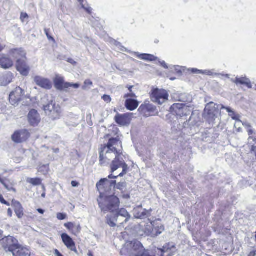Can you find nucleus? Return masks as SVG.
<instances>
[{"instance_id":"1","label":"nucleus","mask_w":256,"mask_h":256,"mask_svg":"<svg viewBox=\"0 0 256 256\" xmlns=\"http://www.w3.org/2000/svg\"><path fill=\"white\" fill-rule=\"evenodd\" d=\"M122 147V142L117 137L110 138L107 144L100 150V163L101 166L108 164L111 160L114 158L110 164L111 172H114L120 168H122V172L118 176H122L128 170V166L122 158V152L118 148ZM116 177L112 174L108 176L110 179Z\"/></svg>"},{"instance_id":"2","label":"nucleus","mask_w":256,"mask_h":256,"mask_svg":"<svg viewBox=\"0 0 256 256\" xmlns=\"http://www.w3.org/2000/svg\"><path fill=\"white\" fill-rule=\"evenodd\" d=\"M116 181L110 180L108 178L102 179L96 184V187L100 192L98 200L99 206L104 212H114L120 205L119 199L114 195H108V190L114 188Z\"/></svg>"},{"instance_id":"3","label":"nucleus","mask_w":256,"mask_h":256,"mask_svg":"<svg viewBox=\"0 0 256 256\" xmlns=\"http://www.w3.org/2000/svg\"><path fill=\"white\" fill-rule=\"evenodd\" d=\"M193 110L194 108L192 106L182 103L174 104L170 108L171 113L176 116L180 125V124H183L182 128H186L188 125L194 115Z\"/></svg>"},{"instance_id":"4","label":"nucleus","mask_w":256,"mask_h":256,"mask_svg":"<svg viewBox=\"0 0 256 256\" xmlns=\"http://www.w3.org/2000/svg\"><path fill=\"white\" fill-rule=\"evenodd\" d=\"M42 102L44 103L43 109L46 114L52 120H56L60 118L62 114L61 108L59 105L56 104L51 96H45L42 98Z\"/></svg>"},{"instance_id":"5","label":"nucleus","mask_w":256,"mask_h":256,"mask_svg":"<svg viewBox=\"0 0 256 256\" xmlns=\"http://www.w3.org/2000/svg\"><path fill=\"white\" fill-rule=\"evenodd\" d=\"M128 251V256H145V249L138 241L134 240L126 242L122 252Z\"/></svg>"},{"instance_id":"6","label":"nucleus","mask_w":256,"mask_h":256,"mask_svg":"<svg viewBox=\"0 0 256 256\" xmlns=\"http://www.w3.org/2000/svg\"><path fill=\"white\" fill-rule=\"evenodd\" d=\"M150 98L153 102L161 105L168 100V94L166 90L156 88L152 90Z\"/></svg>"},{"instance_id":"7","label":"nucleus","mask_w":256,"mask_h":256,"mask_svg":"<svg viewBox=\"0 0 256 256\" xmlns=\"http://www.w3.org/2000/svg\"><path fill=\"white\" fill-rule=\"evenodd\" d=\"M216 106V104L210 102L206 106L204 109L206 116L210 124L214 123L220 115L219 110Z\"/></svg>"},{"instance_id":"8","label":"nucleus","mask_w":256,"mask_h":256,"mask_svg":"<svg viewBox=\"0 0 256 256\" xmlns=\"http://www.w3.org/2000/svg\"><path fill=\"white\" fill-rule=\"evenodd\" d=\"M54 82L55 88L60 90H66L70 88L78 89L80 86V84H78L64 82V78L58 75L56 76Z\"/></svg>"},{"instance_id":"9","label":"nucleus","mask_w":256,"mask_h":256,"mask_svg":"<svg viewBox=\"0 0 256 256\" xmlns=\"http://www.w3.org/2000/svg\"><path fill=\"white\" fill-rule=\"evenodd\" d=\"M124 218V222H126L130 219L131 216L124 208H121L116 212V214L113 218H110L109 216H107V222L112 227L115 226L116 224L115 222H118L119 218Z\"/></svg>"},{"instance_id":"10","label":"nucleus","mask_w":256,"mask_h":256,"mask_svg":"<svg viewBox=\"0 0 256 256\" xmlns=\"http://www.w3.org/2000/svg\"><path fill=\"white\" fill-rule=\"evenodd\" d=\"M2 236V234L0 236V242L2 247L6 252H12L18 244V240L10 236L1 239Z\"/></svg>"},{"instance_id":"11","label":"nucleus","mask_w":256,"mask_h":256,"mask_svg":"<svg viewBox=\"0 0 256 256\" xmlns=\"http://www.w3.org/2000/svg\"><path fill=\"white\" fill-rule=\"evenodd\" d=\"M24 94V90L20 87L16 88L10 94L9 100L10 103L14 106L18 105V103L22 100Z\"/></svg>"},{"instance_id":"12","label":"nucleus","mask_w":256,"mask_h":256,"mask_svg":"<svg viewBox=\"0 0 256 256\" xmlns=\"http://www.w3.org/2000/svg\"><path fill=\"white\" fill-rule=\"evenodd\" d=\"M30 134L26 130H17L12 136V140L16 143H22L26 142L30 137Z\"/></svg>"},{"instance_id":"13","label":"nucleus","mask_w":256,"mask_h":256,"mask_svg":"<svg viewBox=\"0 0 256 256\" xmlns=\"http://www.w3.org/2000/svg\"><path fill=\"white\" fill-rule=\"evenodd\" d=\"M131 114H119L117 113L114 117V120L119 126H128L131 121Z\"/></svg>"},{"instance_id":"14","label":"nucleus","mask_w":256,"mask_h":256,"mask_svg":"<svg viewBox=\"0 0 256 256\" xmlns=\"http://www.w3.org/2000/svg\"><path fill=\"white\" fill-rule=\"evenodd\" d=\"M133 212L135 218L144 219L150 216L151 210H146L143 208L142 206H139L134 209Z\"/></svg>"},{"instance_id":"15","label":"nucleus","mask_w":256,"mask_h":256,"mask_svg":"<svg viewBox=\"0 0 256 256\" xmlns=\"http://www.w3.org/2000/svg\"><path fill=\"white\" fill-rule=\"evenodd\" d=\"M17 70L24 76H27L30 72V68L26 62V59H18L16 60Z\"/></svg>"},{"instance_id":"16","label":"nucleus","mask_w":256,"mask_h":256,"mask_svg":"<svg viewBox=\"0 0 256 256\" xmlns=\"http://www.w3.org/2000/svg\"><path fill=\"white\" fill-rule=\"evenodd\" d=\"M34 81L36 85L43 88L50 90L52 88V82L48 78L40 76H36L34 78Z\"/></svg>"},{"instance_id":"17","label":"nucleus","mask_w":256,"mask_h":256,"mask_svg":"<svg viewBox=\"0 0 256 256\" xmlns=\"http://www.w3.org/2000/svg\"><path fill=\"white\" fill-rule=\"evenodd\" d=\"M28 122L32 126H37L40 121V117L38 111L36 110H31L28 115Z\"/></svg>"},{"instance_id":"18","label":"nucleus","mask_w":256,"mask_h":256,"mask_svg":"<svg viewBox=\"0 0 256 256\" xmlns=\"http://www.w3.org/2000/svg\"><path fill=\"white\" fill-rule=\"evenodd\" d=\"M61 238L62 242L68 249L74 252H77L75 243L70 236L66 233H63L61 235Z\"/></svg>"},{"instance_id":"19","label":"nucleus","mask_w":256,"mask_h":256,"mask_svg":"<svg viewBox=\"0 0 256 256\" xmlns=\"http://www.w3.org/2000/svg\"><path fill=\"white\" fill-rule=\"evenodd\" d=\"M64 226L68 229L70 232L74 236L79 234L82 230V228L80 224H76L71 222L65 223Z\"/></svg>"},{"instance_id":"20","label":"nucleus","mask_w":256,"mask_h":256,"mask_svg":"<svg viewBox=\"0 0 256 256\" xmlns=\"http://www.w3.org/2000/svg\"><path fill=\"white\" fill-rule=\"evenodd\" d=\"M13 256H30L29 250L18 244L12 252Z\"/></svg>"},{"instance_id":"21","label":"nucleus","mask_w":256,"mask_h":256,"mask_svg":"<svg viewBox=\"0 0 256 256\" xmlns=\"http://www.w3.org/2000/svg\"><path fill=\"white\" fill-rule=\"evenodd\" d=\"M138 110L146 116L154 115L156 111V107L150 104H144L140 106Z\"/></svg>"},{"instance_id":"22","label":"nucleus","mask_w":256,"mask_h":256,"mask_svg":"<svg viewBox=\"0 0 256 256\" xmlns=\"http://www.w3.org/2000/svg\"><path fill=\"white\" fill-rule=\"evenodd\" d=\"M13 66L12 60L5 55L0 56V67L3 69H8Z\"/></svg>"},{"instance_id":"23","label":"nucleus","mask_w":256,"mask_h":256,"mask_svg":"<svg viewBox=\"0 0 256 256\" xmlns=\"http://www.w3.org/2000/svg\"><path fill=\"white\" fill-rule=\"evenodd\" d=\"M242 123L246 129V131L250 136L248 138L249 143L250 144L251 140L253 142L256 141V131L252 128L251 125L248 122H244Z\"/></svg>"},{"instance_id":"24","label":"nucleus","mask_w":256,"mask_h":256,"mask_svg":"<svg viewBox=\"0 0 256 256\" xmlns=\"http://www.w3.org/2000/svg\"><path fill=\"white\" fill-rule=\"evenodd\" d=\"M13 79V75L11 72L0 76V86H6L10 84Z\"/></svg>"},{"instance_id":"25","label":"nucleus","mask_w":256,"mask_h":256,"mask_svg":"<svg viewBox=\"0 0 256 256\" xmlns=\"http://www.w3.org/2000/svg\"><path fill=\"white\" fill-rule=\"evenodd\" d=\"M10 54L17 60L18 59H26V53L22 48L12 50L10 52Z\"/></svg>"},{"instance_id":"26","label":"nucleus","mask_w":256,"mask_h":256,"mask_svg":"<svg viewBox=\"0 0 256 256\" xmlns=\"http://www.w3.org/2000/svg\"><path fill=\"white\" fill-rule=\"evenodd\" d=\"M134 54L138 58L146 61L152 62L158 60L157 57L150 54H140L136 52H134Z\"/></svg>"},{"instance_id":"27","label":"nucleus","mask_w":256,"mask_h":256,"mask_svg":"<svg viewBox=\"0 0 256 256\" xmlns=\"http://www.w3.org/2000/svg\"><path fill=\"white\" fill-rule=\"evenodd\" d=\"M12 205L16 216L19 218H22L24 216V209L20 202L18 201H12Z\"/></svg>"},{"instance_id":"28","label":"nucleus","mask_w":256,"mask_h":256,"mask_svg":"<svg viewBox=\"0 0 256 256\" xmlns=\"http://www.w3.org/2000/svg\"><path fill=\"white\" fill-rule=\"evenodd\" d=\"M138 102L135 100L128 98L126 100L125 106L130 110H134L138 107Z\"/></svg>"},{"instance_id":"29","label":"nucleus","mask_w":256,"mask_h":256,"mask_svg":"<svg viewBox=\"0 0 256 256\" xmlns=\"http://www.w3.org/2000/svg\"><path fill=\"white\" fill-rule=\"evenodd\" d=\"M231 80L236 84H240L246 86L248 88H251L252 85L250 80L244 78H236L235 79H232Z\"/></svg>"},{"instance_id":"30","label":"nucleus","mask_w":256,"mask_h":256,"mask_svg":"<svg viewBox=\"0 0 256 256\" xmlns=\"http://www.w3.org/2000/svg\"><path fill=\"white\" fill-rule=\"evenodd\" d=\"M201 74L203 75H206L209 76H225L227 78H229L230 75L226 74H221L216 73L215 72L214 70H202Z\"/></svg>"},{"instance_id":"31","label":"nucleus","mask_w":256,"mask_h":256,"mask_svg":"<svg viewBox=\"0 0 256 256\" xmlns=\"http://www.w3.org/2000/svg\"><path fill=\"white\" fill-rule=\"evenodd\" d=\"M82 6V8L85 10V11L88 14H90L92 12V8L89 6L86 0H82L79 2Z\"/></svg>"},{"instance_id":"32","label":"nucleus","mask_w":256,"mask_h":256,"mask_svg":"<svg viewBox=\"0 0 256 256\" xmlns=\"http://www.w3.org/2000/svg\"><path fill=\"white\" fill-rule=\"evenodd\" d=\"M26 182L33 186H38L42 184V180L40 178H28L26 179Z\"/></svg>"},{"instance_id":"33","label":"nucleus","mask_w":256,"mask_h":256,"mask_svg":"<svg viewBox=\"0 0 256 256\" xmlns=\"http://www.w3.org/2000/svg\"><path fill=\"white\" fill-rule=\"evenodd\" d=\"M174 248V246L173 244H167L163 246L162 249H158V250L161 252V256H164V254H165V253L168 252V250H170Z\"/></svg>"},{"instance_id":"34","label":"nucleus","mask_w":256,"mask_h":256,"mask_svg":"<svg viewBox=\"0 0 256 256\" xmlns=\"http://www.w3.org/2000/svg\"><path fill=\"white\" fill-rule=\"evenodd\" d=\"M48 164H44L39 166L38 171L44 174H46L48 172Z\"/></svg>"},{"instance_id":"35","label":"nucleus","mask_w":256,"mask_h":256,"mask_svg":"<svg viewBox=\"0 0 256 256\" xmlns=\"http://www.w3.org/2000/svg\"><path fill=\"white\" fill-rule=\"evenodd\" d=\"M92 85V82L89 80H86L84 82V86H82L83 90H86L87 88H90Z\"/></svg>"},{"instance_id":"36","label":"nucleus","mask_w":256,"mask_h":256,"mask_svg":"<svg viewBox=\"0 0 256 256\" xmlns=\"http://www.w3.org/2000/svg\"><path fill=\"white\" fill-rule=\"evenodd\" d=\"M67 217V214L64 213L58 212L56 214V218L58 220H65Z\"/></svg>"},{"instance_id":"37","label":"nucleus","mask_w":256,"mask_h":256,"mask_svg":"<svg viewBox=\"0 0 256 256\" xmlns=\"http://www.w3.org/2000/svg\"><path fill=\"white\" fill-rule=\"evenodd\" d=\"M102 98L106 103H110L112 101V98L108 95H104L102 97Z\"/></svg>"},{"instance_id":"38","label":"nucleus","mask_w":256,"mask_h":256,"mask_svg":"<svg viewBox=\"0 0 256 256\" xmlns=\"http://www.w3.org/2000/svg\"><path fill=\"white\" fill-rule=\"evenodd\" d=\"M188 72L193 73V74H201L202 70H198L196 68H192L188 69Z\"/></svg>"},{"instance_id":"39","label":"nucleus","mask_w":256,"mask_h":256,"mask_svg":"<svg viewBox=\"0 0 256 256\" xmlns=\"http://www.w3.org/2000/svg\"><path fill=\"white\" fill-rule=\"evenodd\" d=\"M239 118H240V116L238 114H236V116L234 117H233L232 119L235 120H236V123L234 124L235 126H236V125L242 122L240 120Z\"/></svg>"},{"instance_id":"40","label":"nucleus","mask_w":256,"mask_h":256,"mask_svg":"<svg viewBox=\"0 0 256 256\" xmlns=\"http://www.w3.org/2000/svg\"><path fill=\"white\" fill-rule=\"evenodd\" d=\"M158 60V62L160 64V65L163 67L164 68H168V67L167 65V64L166 63V62L164 61H161L160 60Z\"/></svg>"},{"instance_id":"41","label":"nucleus","mask_w":256,"mask_h":256,"mask_svg":"<svg viewBox=\"0 0 256 256\" xmlns=\"http://www.w3.org/2000/svg\"><path fill=\"white\" fill-rule=\"evenodd\" d=\"M124 98H128V97H130V98H136V94L132 92H130V94H126L124 95Z\"/></svg>"},{"instance_id":"42","label":"nucleus","mask_w":256,"mask_h":256,"mask_svg":"<svg viewBox=\"0 0 256 256\" xmlns=\"http://www.w3.org/2000/svg\"><path fill=\"white\" fill-rule=\"evenodd\" d=\"M66 61L73 66H76V62L74 60L71 58H68Z\"/></svg>"},{"instance_id":"43","label":"nucleus","mask_w":256,"mask_h":256,"mask_svg":"<svg viewBox=\"0 0 256 256\" xmlns=\"http://www.w3.org/2000/svg\"><path fill=\"white\" fill-rule=\"evenodd\" d=\"M0 201L2 204H6L8 206L9 205V204L8 203V202L6 200H4V199L3 198V197L0 195Z\"/></svg>"},{"instance_id":"44","label":"nucleus","mask_w":256,"mask_h":256,"mask_svg":"<svg viewBox=\"0 0 256 256\" xmlns=\"http://www.w3.org/2000/svg\"><path fill=\"white\" fill-rule=\"evenodd\" d=\"M221 109H226V111L229 113V114L232 111V110L230 108L225 107L223 106H222Z\"/></svg>"},{"instance_id":"45","label":"nucleus","mask_w":256,"mask_h":256,"mask_svg":"<svg viewBox=\"0 0 256 256\" xmlns=\"http://www.w3.org/2000/svg\"><path fill=\"white\" fill-rule=\"evenodd\" d=\"M123 219L124 218H121V217L119 218L118 221V222H116V223L118 224H124L125 222H124V220H123Z\"/></svg>"},{"instance_id":"46","label":"nucleus","mask_w":256,"mask_h":256,"mask_svg":"<svg viewBox=\"0 0 256 256\" xmlns=\"http://www.w3.org/2000/svg\"><path fill=\"white\" fill-rule=\"evenodd\" d=\"M248 256H256V248L254 249L250 253Z\"/></svg>"},{"instance_id":"47","label":"nucleus","mask_w":256,"mask_h":256,"mask_svg":"<svg viewBox=\"0 0 256 256\" xmlns=\"http://www.w3.org/2000/svg\"><path fill=\"white\" fill-rule=\"evenodd\" d=\"M28 18V15L26 13L22 12L21 14V16H20L21 19H24V18Z\"/></svg>"},{"instance_id":"48","label":"nucleus","mask_w":256,"mask_h":256,"mask_svg":"<svg viewBox=\"0 0 256 256\" xmlns=\"http://www.w3.org/2000/svg\"><path fill=\"white\" fill-rule=\"evenodd\" d=\"M125 186V184L122 182V183H120L118 184V185L117 186V188H118V189H122V188L123 187H124Z\"/></svg>"},{"instance_id":"49","label":"nucleus","mask_w":256,"mask_h":256,"mask_svg":"<svg viewBox=\"0 0 256 256\" xmlns=\"http://www.w3.org/2000/svg\"><path fill=\"white\" fill-rule=\"evenodd\" d=\"M72 185L73 187H76L78 186V184L76 181H72Z\"/></svg>"},{"instance_id":"50","label":"nucleus","mask_w":256,"mask_h":256,"mask_svg":"<svg viewBox=\"0 0 256 256\" xmlns=\"http://www.w3.org/2000/svg\"><path fill=\"white\" fill-rule=\"evenodd\" d=\"M174 68H175L176 70L178 72H182L181 68L179 66H174Z\"/></svg>"},{"instance_id":"51","label":"nucleus","mask_w":256,"mask_h":256,"mask_svg":"<svg viewBox=\"0 0 256 256\" xmlns=\"http://www.w3.org/2000/svg\"><path fill=\"white\" fill-rule=\"evenodd\" d=\"M54 254L56 256H63L57 250H55Z\"/></svg>"},{"instance_id":"52","label":"nucleus","mask_w":256,"mask_h":256,"mask_svg":"<svg viewBox=\"0 0 256 256\" xmlns=\"http://www.w3.org/2000/svg\"><path fill=\"white\" fill-rule=\"evenodd\" d=\"M12 211L10 208H8V215L11 217L12 216Z\"/></svg>"},{"instance_id":"53","label":"nucleus","mask_w":256,"mask_h":256,"mask_svg":"<svg viewBox=\"0 0 256 256\" xmlns=\"http://www.w3.org/2000/svg\"><path fill=\"white\" fill-rule=\"evenodd\" d=\"M236 114L234 113V112L232 110V112H230V114H229V116L232 118H233V117H234L235 116H236Z\"/></svg>"},{"instance_id":"54","label":"nucleus","mask_w":256,"mask_h":256,"mask_svg":"<svg viewBox=\"0 0 256 256\" xmlns=\"http://www.w3.org/2000/svg\"><path fill=\"white\" fill-rule=\"evenodd\" d=\"M37 211L41 214H43L44 212V210L41 208H38L37 210Z\"/></svg>"},{"instance_id":"55","label":"nucleus","mask_w":256,"mask_h":256,"mask_svg":"<svg viewBox=\"0 0 256 256\" xmlns=\"http://www.w3.org/2000/svg\"><path fill=\"white\" fill-rule=\"evenodd\" d=\"M4 47L5 46L4 45L0 43V52L2 51L4 49Z\"/></svg>"},{"instance_id":"56","label":"nucleus","mask_w":256,"mask_h":256,"mask_svg":"<svg viewBox=\"0 0 256 256\" xmlns=\"http://www.w3.org/2000/svg\"><path fill=\"white\" fill-rule=\"evenodd\" d=\"M46 35H47L48 38L49 40H54V38H53L52 37V36H48V34H46Z\"/></svg>"},{"instance_id":"57","label":"nucleus","mask_w":256,"mask_h":256,"mask_svg":"<svg viewBox=\"0 0 256 256\" xmlns=\"http://www.w3.org/2000/svg\"><path fill=\"white\" fill-rule=\"evenodd\" d=\"M45 196H46V193L45 192H44L43 194H42V197L45 198Z\"/></svg>"},{"instance_id":"58","label":"nucleus","mask_w":256,"mask_h":256,"mask_svg":"<svg viewBox=\"0 0 256 256\" xmlns=\"http://www.w3.org/2000/svg\"><path fill=\"white\" fill-rule=\"evenodd\" d=\"M132 87H133L132 86H130L128 87V90L130 92H132Z\"/></svg>"},{"instance_id":"59","label":"nucleus","mask_w":256,"mask_h":256,"mask_svg":"<svg viewBox=\"0 0 256 256\" xmlns=\"http://www.w3.org/2000/svg\"><path fill=\"white\" fill-rule=\"evenodd\" d=\"M114 44L116 45V46H120V44L118 43V42H115L114 41Z\"/></svg>"},{"instance_id":"60","label":"nucleus","mask_w":256,"mask_h":256,"mask_svg":"<svg viewBox=\"0 0 256 256\" xmlns=\"http://www.w3.org/2000/svg\"><path fill=\"white\" fill-rule=\"evenodd\" d=\"M58 152H59V150L58 148L54 150V152L56 153Z\"/></svg>"},{"instance_id":"61","label":"nucleus","mask_w":256,"mask_h":256,"mask_svg":"<svg viewBox=\"0 0 256 256\" xmlns=\"http://www.w3.org/2000/svg\"><path fill=\"white\" fill-rule=\"evenodd\" d=\"M42 189L44 190H45V187L44 186H42Z\"/></svg>"},{"instance_id":"62","label":"nucleus","mask_w":256,"mask_h":256,"mask_svg":"<svg viewBox=\"0 0 256 256\" xmlns=\"http://www.w3.org/2000/svg\"><path fill=\"white\" fill-rule=\"evenodd\" d=\"M178 100H179V101H182V99Z\"/></svg>"},{"instance_id":"63","label":"nucleus","mask_w":256,"mask_h":256,"mask_svg":"<svg viewBox=\"0 0 256 256\" xmlns=\"http://www.w3.org/2000/svg\"><path fill=\"white\" fill-rule=\"evenodd\" d=\"M164 256H168V255L165 256L164 254Z\"/></svg>"},{"instance_id":"64","label":"nucleus","mask_w":256,"mask_h":256,"mask_svg":"<svg viewBox=\"0 0 256 256\" xmlns=\"http://www.w3.org/2000/svg\"><path fill=\"white\" fill-rule=\"evenodd\" d=\"M146 254L145 256H146Z\"/></svg>"}]
</instances>
